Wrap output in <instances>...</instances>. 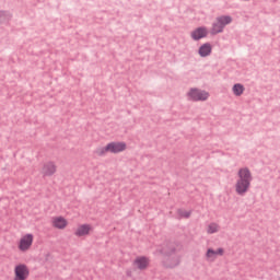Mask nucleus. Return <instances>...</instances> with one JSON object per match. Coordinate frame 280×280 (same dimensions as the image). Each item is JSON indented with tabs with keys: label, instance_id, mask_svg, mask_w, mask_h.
Returning <instances> with one entry per match:
<instances>
[{
	"label": "nucleus",
	"instance_id": "0eeeda50",
	"mask_svg": "<svg viewBox=\"0 0 280 280\" xmlns=\"http://www.w3.org/2000/svg\"><path fill=\"white\" fill-rule=\"evenodd\" d=\"M110 154H120V152H126L128 150V144L124 141H113L107 143Z\"/></svg>",
	"mask_w": 280,
	"mask_h": 280
},
{
	"label": "nucleus",
	"instance_id": "f8f14e48",
	"mask_svg": "<svg viewBox=\"0 0 280 280\" xmlns=\"http://www.w3.org/2000/svg\"><path fill=\"white\" fill-rule=\"evenodd\" d=\"M224 255V248L219 247L217 249L208 248L206 253V259L207 261H215L218 257H222Z\"/></svg>",
	"mask_w": 280,
	"mask_h": 280
},
{
	"label": "nucleus",
	"instance_id": "f3484780",
	"mask_svg": "<svg viewBox=\"0 0 280 280\" xmlns=\"http://www.w3.org/2000/svg\"><path fill=\"white\" fill-rule=\"evenodd\" d=\"M206 231H207L208 235H213V233H219L220 232V224L210 223V224H208Z\"/></svg>",
	"mask_w": 280,
	"mask_h": 280
},
{
	"label": "nucleus",
	"instance_id": "9d476101",
	"mask_svg": "<svg viewBox=\"0 0 280 280\" xmlns=\"http://www.w3.org/2000/svg\"><path fill=\"white\" fill-rule=\"evenodd\" d=\"M237 180H241L243 183H253V173L250 172V170L248 167H242L238 170L237 172Z\"/></svg>",
	"mask_w": 280,
	"mask_h": 280
},
{
	"label": "nucleus",
	"instance_id": "a211bd4d",
	"mask_svg": "<svg viewBox=\"0 0 280 280\" xmlns=\"http://www.w3.org/2000/svg\"><path fill=\"white\" fill-rule=\"evenodd\" d=\"M109 149H108V144H106L105 147H100L96 149L95 154H97V156H106V154H108Z\"/></svg>",
	"mask_w": 280,
	"mask_h": 280
},
{
	"label": "nucleus",
	"instance_id": "1a4fd4ad",
	"mask_svg": "<svg viewBox=\"0 0 280 280\" xmlns=\"http://www.w3.org/2000/svg\"><path fill=\"white\" fill-rule=\"evenodd\" d=\"M56 172H58V166L54 161L46 162L40 167V174L46 177L54 176Z\"/></svg>",
	"mask_w": 280,
	"mask_h": 280
},
{
	"label": "nucleus",
	"instance_id": "ddd939ff",
	"mask_svg": "<svg viewBox=\"0 0 280 280\" xmlns=\"http://www.w3.org/2000/svg\"><path fill=\"white\" fill-rule=\"evenodd\" d=\"M208 34H209V31L207 30V27L201 26V27L195 28L190 33V36H191L192 40H200L202 38H207Z\"/></svg>",
	"mask_w": 280,
	"mask_h": 280
},
{
	"label": "nucleus",
	"instance_id": "9b49d317",
	"mask_svg": "<svg viewBox=\"0 0 280 280\" xmlns=\"http://www.w3.org/2000/svg\"><path fill=\"white\" fill-rule=\"evenodd\" d=\"M234 189L238 196H246V194H248V190L250 189V183L237 179Z\"/></svg>",
	"mask_w": 280,
	"mask_h": 280
},
{
	"label": "nucleus",
	"instance_id": "6ab92c4d",
	"mask_svg": "<svg viewBox=\"0 0 280 280\" xmlns=\"http://www.w3.org/2000/svg\"><path fill=\"white\" fill-rule=\"evenodd\" d=\"M178 215L182 218H190L191 211L189 210H178Z\"/></svg>",
	"mask_w": 280,
	"mask_h": 280
},
{
	"label": "nucleus",
	"instance_id": "4468645a",
	"mask_svg": "<svg viewBox=\"0 0 280 280\" xmlns=\"http://www.w3.org/2000/svg\"><path fill=\"white\" fill-rule=\"evenodd\" d=\"M212 50L213 47L211 46V44L206 43L199 47L198 54L201 58H207V56H211Z\"/></svg>",
	"mask_w": 280,
	"mask_h": 280
},
{
	"label": "nucleus",
	"instance_id": "f257e3e1",
	"mask_svg": "<svg viewBox=\"0 0 280 280\" xmlns=\"http://www.w3.org/2000/svg\"><path fill=\"white\" fill-rule=\"evenodd\" d=\"M32 246H34V234L32 233L23 234L16 243L20 253H28V250H32Z\"/></svg>",
	"mask_w": 280,
	"mask_h": 280
},
{
	"label": "nucleus",
	"instance_id": "2eb2a0df",
	"mask_svg": "<svg viewBox=\"0 0 280 280\" xmlns=\"http://www.w3.org/2000/svg\"><path fill=\"white\" fill-rule=\"evenodd\" d=\"M164 264L168 268H174V266H178V264H180V258L176 255H171L165 258Z\"/></svg>",
	"mask_w": 280,
	"mask_h": 280
},
{
	"label": "nucleus",
	"instance_id": "f03ea898",
	"mask_svg": "<svg viewBox=\"0 0 280 280\" xmlns=\"http://www.w3.org/2000/svg\"><path fill=\"white\" fill-rule=\"evenodd\" d=\"M233 22V18L230 15H221L217 18L215 22L212 25L211 34H220L224 31V27L226 25H230V23Z\"/></svg>",
	"mask_w": 280,
	"mask_h": 280
},
{
	"label": "nucleus",
	"instance_id": "39448f33",
	"mask_svg": "<svg viewBox=\"0 0 280 280\" xmlns=\"http://www.w3.org/2000/svg\"><path fill=\"white\" fill-rule=\"evenodd\" d=\"M50 226L56 231H65L69 226V220L62 215H55L50 220Z\"/></svg>",
	"mask_w": 280,
	"mask_h": 280
},
{
	"label": "nucleus",
	"instance_id": "7ed1b4c3",
	"mask_svg": "<svg viewBox=\"0 0 280 280\" xmlns=\"http://www.w3.org/2000/svg\"><path fill=\"white\" fill-rule=\"evenodd\" d=\"M187 97L191 102H207L209 100V92L192 88L187 92Z\"/></svg>",
	"mask_w": 280,
	"mask_h": 280
},
{
	"label": "nucleus",
	"instance_id": "6e6552de",
	"mask_svg": "<svg viewBox=\"0 0 280 280\" xmlns=\"http://www.w3.org/2000/svg\"><path fill=\"white\" fill-rule=\"evenodd\" d=\"M93 233V225L89 223L79 224L74 230L75 237H89Z\"/></svg>",
	"mask_w": 280,
	"mask_h": 280
},
{
	"label": "nucleus",
	"instance_id": "423d86ee",
	"mask_svg": "<svg viewBox=\"0 0 280 280\" xmlns=\"http://www.w3.org/2000/svg\"><path fill=\"white\" fill-rule=\"evenodd\" d=\"M132 266L135 270H148V268H150V257L137 256L132 261Z\"/></svg>",
	"mask_w": 280,
	"mask_h": 280
},
{
	"label": "nucleus",
	"instance_id": "20e7f679",
	"mask_svg": "<svg viewBox=\"0 0 280 280\" xmlns=\"http://www.w3.org/2000/svg\"><path fill=\"white\" fill-rule=\"evenodd\" d=\"M30 278V267L25 264H19L14 267L13 280H27Z\"/></svg>",
	"mask_w": 280,
	"mask_h": 280
},
{
	"label": "nucleus",
	"instance_id": "dca6fc26",
	"mask_svg": "<svg viewBox=\"0 0 280 280\" xmlns=\"http://www.w3.org/2000/svg\"><path fill=\"white\" fill-rule=\"evenodd\" d=\"M244 91H246V88L242 83H236L232 88V93L235 95V97H241V95H244Z\"/></svg>",
	"mask_w": 280,
	"mask_h": 280
}]
</instances>
